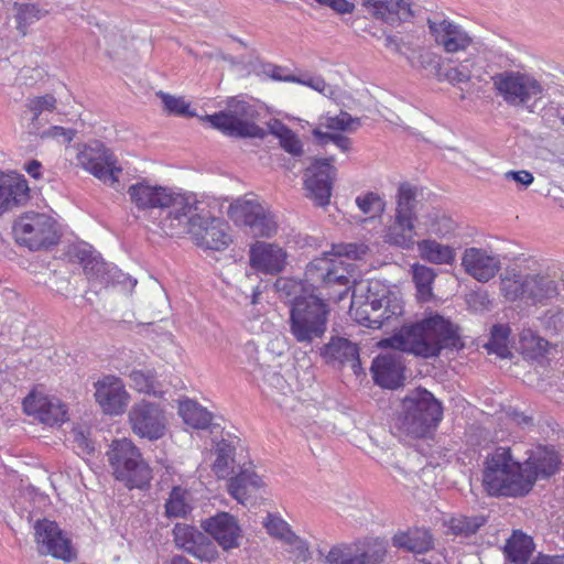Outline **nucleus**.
I'll list each match as a JSON object with an SVG mask.
<instances>
[{
    "instance_id": "1",
    "label": "nucleus",
    "mask_w": 564,
    "mask_h": 564,
    "mask_svg": "<svg viewBox=\"0 0 564 564\" xmlns=\"http://www.w3.org/2000/svg\"><path fill=\"white\" fill-rule=\"evenodd\" d=\"M457 328L449 319L433 314L404 325L393 336L380 340V346L413 354L422 358L437 357L444 348L459 344Z\"/></svg>"
},
{
    "instance_id": "2",
    "label": "nucleus",
    "mask_w": 564,
    "mask_h": 564,
    "mask_svg": "<svg viewBox=\"0 0 564 564\" xmlns=\"http://www.w3.org/2000/svg\"><path fill=\"white\" fill-rule=\"evenodd\" d=\"M367 247L356 243L333 245L330 251L308 263L305 270L307 281L315 283L319 295L329 302H340L347 297L352 286V265L346 259H359Z\"/></svg>"
},
{
    "instance_id": "3",
    "label": "nucleus",
    "mask_w": 564,
    "mask_h": 564,
    "mask_svg": "<svg viewBox=\"0 0 564 564\" xmlns=\"http://www.w3.org/2000/svg\"><path fill=\"white\" fill-rule=\"evenodd\" d=\"M279 292L285 294L292 303L290 329L299 343H311L326 332L329 310L327 304L314 294H297L304 290L301 281L279 278L274 283Z\"/></svg>"
},
{
    "instance_id": "4",
    "label": "nucleus",
    "mask_w": 564,
    "mask_h": 564,
    "mask_svg": "<svg viewBox=\"0 0 564 564\" xmlns=\"http://www.w3.org/2000/svg\"><path fill=\"white\" fill-rule=\"evenodd\" d=\"M482 487L490 497L522 498L532 491V481L511 448L499 446L484 460Z\"/></svg>"
},
{
    "instance_id": "5",
    "label": "nucleus",
    "mask_w": 564,
    "mask_h": 564,
    "mask_svg": "<svg viewBox=\"0 0 564 564\" xmlns=\"http://www.w3.org/2000/svg\"><path fill=\"white\" fill-rule=\"evenodd\" d=\"M442 420L443 406L426 389L416 388L401 401L400 429L411 437L432 436Z\"/></svg>"
},
{
    "instance_id": "6",
    "label": "nucleus",
    "mask_w": 564,
    "mask_h": 564,
    "mask_svg": "<svg viewBox=\"0 0 564 564\" xmlns=\"http://www.w3.org/2000/svg\"><path fill=\"white\" fill-rule=\"evenodd\" d=\"M116 480L128 489H147L153 479L152 468L140 448L128 437L111 442L106 453Z\"/></svg>"
},
{
    "instance_id": "7",
    "label": "nucleus",
    "mask_w": 564,
    "mask_h": 564,
    "mask_svg": "<svg viewBox=\"0 0 564 564\" xmlns=\"http://www.w3.org/2000/svg\"><path fill=\"white\" fill-rule=\"evenodd\" d=\"M417 195L416 185L410 182L399 184L395 195L394 221L387 231V239L390 243L402 248H410L414 243Z\"/></svg>"
},
{
    "instance_id": "8",
    "label": "nucleus",
    "mask_w": 564,
    "mask_h": 564,
    "mask_svg": "<svg viewBox=\"0 0 564 564\" xmlns=\"http://www.w3.org/2000/svg\"><path fill=\"white\" fill-rule=\"evenodd\" d=\"M258 111L246 101L231 102L226 111L207 115L204 120L224 134L236 138H264L265 131L256 121Z\"/></svg>"
},
{
    "instance_id": "9",
    "label": "nucleus",
    "mask_w": 564,
    "mask_h": 564,
    "mask_svg": "<svg viewBox=\"0 0 564 564\" xmlns=\"http://www.w3.org/2000/svg\"><path fill=\"white\" fill-rule=\"evenodd\" d=\"M387 554V543L379 538H365L352 543L334 545L328 551L327 564H381Z\"/></svg>"
},
{
    "instance_id": "10",
    "label": "nucleus",
    "mask_w": 564,
    "mask_h": 564,
    "mask_svg": "<svg viewBox=\"0 0 564 564\" xmlns=\"http://www.w3.org/2000/svg\"><path fill=\"white\" fill-rule=\"evenodd\" d=\"M494 87L499 96L511 106H523L543 93L541 83L533 76L514 70L492 76Z\"/></svg>"
},
{
    "instance_id": "11",
    "label": "nucleus",
    "mask_w": 564,
    "mask_h": 564,
    "mask_svg": "<svg viewBox=\"0 0 564 564\" xmlns=\"http://www.w3.org/2000/svg\"><path fill=\"white\" fill-rule=\"evenodd\" d=\"M128 423L134 435L148 441H158L167 432V417L164 409L154 402H135L129 413Z\"/></svg>"
},
{
    "instance_id": "12",
    "label": "nucleus",
    "mask_w": 564,
    "mask_h": 564,
    "mask_svg": "<svg viewBox=\"0 0 564 564\" xmlns=\"http://www.w3.org/2000/svg\"><path fill=\"white\" fill-rule=\"evenodd\" d=\"M187 234L200 249L223 251L231 243L228 224L218 217L196 215L189 218Z\"/></svg>"
},
{
    "instance_id": "13",
    "label": "nucleus",
    "mask_w": 564,
    "mask_h": 564,
    "mask_svg": "<svg viewBox=\"0 0 564 564\" xmlns=\"http://www.w3.org/2000/svg\"><path fill=\"white\" fill-rule=\"evenodd\" d=\"M37 544L41 553L69 563L76 560L77 552L70 539L62 531L55 521H37Z\"/></svg>"
},
{
    "instance_id": "14",
    "label": "nucleus",
    "mask_w": 564,
    "mask_h": 564,
    "mask_svg": "<svg viewBox=\"0 0 564 564\" xmlns=\"http://www.w3.org/2000/svg\"><path fill=\"white\" fill-rule=\"evenodd\" d=\"M382 300H380L379 282H371L365 294H352L349 314L358 324L371 328H382Z\"/></svg>"
},
{
    "instance_id": "15",
    "label": "nucleus",
    "mask_w": 564,
    "mask_h": 564,
    "mask_svg": "<svg viewBox=\"0 0 564 564\" xmlns=\"http://www.w3.org/2000/svg\"><path fill=\"white\" fill-rule=\"evenodd\" d=\"M333 158L317 159L305 171V187L310 197L316 205L326 206L332 196L333 181L336 169L333 166Z\"/></svg>"
},
{
    "instance_id": "16",
    "label": "nucleus",
    "mask_w": 564,
    "mask_h": 564,
    "mask_svg": "<svg viewBox=\"0 0 564 564\" xmlns=\"http://www.w3.org/2000/svg\"><path fill=\"white\" fill-rule=\"evenodd\" d=\"M95 400L102 412L108 415L122 414L130 401L122 380L113 375L104 376L94 384Z\"/></svg>"
},
{
    "instance_id": "17",
    "label": "nucleus",
    "mask_w": 564,
    "mask_h": 564,
    "mask_svg": "<svg viewBox=\"0 0 564 564\" xmlns=\"http://www.w3.org/2000/svg\"><path fill=\"white\" fill-rule=\"evenodd\" d=\"M170 210L158 223V227L167 236H176L186 224L188 227L189 218L196 216L197 200L192 194L176 193L171 191Z\"/></svg>"
},
{
    "instance_id": "18",
    "label": "nucleus",
    "mask_w": 564,
    "mask_h": 564,
    "mask_svg": "<svg viewBox=\"0 0 564 564\" xmlns=\"http://www.w3.org/2000/svg\"><path fill=\"white\" fill-rule=\"evenodd\" d=\"M175 545L199 561L214 562L218 551L213 541L195 527L177 523L173 529Z\"/></svg>"
},
{
    "instance_id": "19",
    "label": "nucleus",
    "mask_w": 564,
    "mask_h": 564,
    "mask_svg": "<svg viewBox=\"0 0 564 564\" xmlns=\"http://www.w3.org/2000/svg\"><path fill=\"white\" fill-rule=\"evenodd\" d=\"M286 263L288 252L278 243L257 240L249 247V265L257 272L278 275Z\"/></svg>"
},
{
    "instance_id": "20",
    "label": "nucleus",
    "mask_w": 564,
    "mask_h": 564,
    "mask_svg": "<svg viewBox=\"0 0 564 564\" xmlns=\"http://www.w3.org/2000/svg\"><path fill=\"white\" fill-rule=\"evenodd\" d=\"M427 25L435 44L448 54L465 52L473 44V37L468 32L448 19L429 20Z\"/></svg>"
},
{
    "instance_id": "21",
    "label": "nucleus",
    "mask_w": 564,
    "mask_h": 564,
    "mask_svg": "<svg viewBox=\"0 0 564 564\" xmlns=\"http://www.w3.org/2000/svg\"><path fill=\"white\" fill-rule=\"evenodd\" d=\"M78 161L86 171L105 183L113 185L118 182L121 167L116 165L113 154L105 147L86 148L79 153Z\"/></svg>"
},
{
    "instance_id": "22",
    "label": "nucleus",
    "mask_w": 564,
    "mask_h": 564,
    "mask_svg": "<svg viewBox=\"0 0 564 564\" xmlns=\"http://www.w3.org/2000/svg\"><path fill=\"white\" fill-rule=\"evenodd\" d=\"M171 188L161 185H151L147 181L132 184L128 194L134 207L142 213L159 209L162 214L171 202Z\"/></svg>"
},
{
    "instance_id": "23",
    "label": "nucleus",
    "mask_w": 564,
    "mask_h": 564,
    "mask_svg": "<svg viewBox=\"0 0 564 564\" xmlns=\"http://www.w3.org/2000/svg\"><path fill=\"white\" fill-rule=\"evenodd\" d=\"M202 527L224 550L239 546L241 529L236 518L228 512H218L205 520Z\"/></svg>"
},
{
    "instance_id": "24",
    "label": "nucleus",
    "mask_w": 564,
    "mask_h": 564,
    "mask_svg": "<svg viewBox=\"0 0 564 564\" xmlns=\"http://www.w3.org/2000/svg\"><path fill=\"white\" fill-rule=\"evenodd\" d=\"M404 365L399 356L382 354L371 364V373L376 384L384 389H398L404 382Z\"/></svg>"
},
{
    "instance_id": "25",
    "label": "nucleus",
    "mask_w": 564,
    "mask_h": 564,
    "mask_svg": "<svg viewBox=\"0 0 564 564\" xmlns=\"http://www.w3.org/2000/svg\"><path fill=\"white\" fill-rule=\"evenodd\" d=\"M465 271L479 282H488L500 270V260L480 248H468L462 258Z\"/></svg>"
},
{
    "instance_id": "26",
    "label": "nucleus",
    "mask_w": 564,
    "mask_h": 564,
    "mask_svg": "<svg viewBox=\"0 0 564 564\" xmlns=\"http://www.w3.org/2000/svg\"><path fill=\"white\" fill-rule=\"evenodd\" d=\"M558 454L546 446H538L522 463L525 475L530 476L532 488L538 479L550 478L558 470Z\"/></svg>"
},
{
    "instance_id": "27",
    "label": "nucleus",
    "mask_w": 564,
    "mask_h": 564,
    "mask_svg": "<svg viewBox=\"0 0 564 564\" xmlns=\"http://www.w3.org/2000/svg\"><path fill=\"white\" fill-rule=\"evenodd\" d=\"M30 199V187L23 175L0 172V216Z\"/></svg>"
},
{
    "instance_id": "28",
    "label": "nucleus",
    "mask_w": 564,
    "mask_h": 564,
    "mask_svg": "<svg viewBox=\"0 0 564 564\" xmlns=\"http://www.w3.org/2000/svg\"><path fill=\"white\" fill-rule=\"evenodd\" d=\"M262 478L257 475L252 464L243 465L239 473L228 480L227 489L229 495L239 503L246 505L263 487Z\"/></svg>"
},
{
    "instance_id": "29",
    "label": "nucleus",
    "mask_w": 564,
    "mask_h": 564,
    "mask_svg": "<svg viewBox=\"0 0 564 564\" xmlns=\"http://www.w3.org/2000/svg\"><path fill=\"white\" fill-rule=\"evenodd\" d=\"M322 356L327 364L348 365L355 373L361 369L358 346L347 338L333 337L322 349Z\"/></svg>"
},
{
    "instance_id": "30",
    "label": "nucleus",
    "mask_w": 564,
    "mask_h": 564,
    "mask_svg": "<svg viewBox=\"0 0 564 564\" xmlns=\"http://www.w3.org/2000/svg\"><path fill=\"white\" fill-rule=\"evenodd\" d=\"M362 7L376 19L393 24L413 17L408 0H362Z\"/></svg>"
},
{
    "instance_id": "31",
    "label": "nucleus",
    "mask_w": 564,
    "mask_h": 564,
    "mask_svg": "<svg viewBox=\"0 0 564 564\" xmlns=\"http://www.w3.org/2000/svg\"><path fill=\"white\" fill-rule=\"evenodd\" d=\"M392 543L398 549H403L414 554H423L434 547V538L427 529L411 528L395 533L392 538Z\"/></svg>"
},
{
    "instance_id": "32",
    "label": "nucleus",
    "mask_w": 564,
    "mask_h": 564,
    "mask_svg": "<svg viewBox=\"0 0 564 564\" xmlns=\"http://www.w3.org/2000/svg\"><path fill=\"white\" fill-rule=\"evenodd\" d=\"M263 208L253 195H245L229 205L227 214L235 225L250 228Z\"/></svg>"
},
{
    "instance_id": "33",
    "label": "nucleus",
    "mask_w": 564,
    "mask_h": 564,
    "mask_svg": "<svg viewBox=\"0 0 564 564\" xmlns=\"http://www.w3.org/2000/svg\"><path fill=\"white\" fill-rule=\"evenodd\" d=\"M37 420L47 426H61L68 420L67 405L51 395H37Z\"/></svg>"
},
{
    "instance_id": "34",
    "label": "nucleus",
    "mask_w": 564,
    "mask_h": 564,
    "mask_svg": "<svg viewBox=\"0 0 564 564\" xmlns=\"http://www.w3.org/2000/svg\"><path fill=\"white\" fill-rule=\"evenodd\" d=\"M178 414L186 425L196 430L209 427L213 420V414L206 408L191 399L178 402Z\"/></svg>"
},
{
    "instance_id": "35",
    "label": "nucleus",
    "mask_w": 564,
    "mask_h": 564,
    "mask_svg": "<svg viewBox=\"0 0 564 564\" xmlns=\"http://www.w3.org/2000/svg\"><path fill=\"white\" fill-rule=\"evenodd\" d=\"M62 238V227L57 219L48 214L37 213V250H50L57 246Z\"/></svg>"
},
{
    "instance_id": "36",
    "label": "nucleus",
    "mask_w": 564,
    "mask_h": 564,
    "mask_svg": "<svg viewBox=\"0 0 564 564\" xmlns=\"http://www.w3.org/2000/svg\"><path fill=\"white\" fill-rule=\"evenodd\" d=\"M380 300H382V327L394 326L399 323L404 314V303L399 293L387 290L380 285Z\"/></svg>"
},
{
    "instance_id": "37",
    "label": "nucleus",
    "mask_w": 564,
    "mask_h": 564,
    "mask_svg": "<svg viewBox=\"0 0 564 564\" xmlns=\"http://www.w3.org/2000/svg\"><path fill=\"white\" fill-rule=\"evenodd\" d=\"M534 550L531 536L514 531L506 544V554L514 564H528Z\"/></svg>"
},
{
    "instance_id": "38",
    "label": "nucleus",
    "mask_w": 564,
    "mask_h": 564,
    "mask_svg": "<svg viewBox=\"0 0 564 564\" xmlns=\"http://www.w3.org/2000/svg\"><path fill=\"white\" fill-rule=\"evenodd\" d=\"M422 259L435 264H451L455 260V250L435 240L425 239L417 243Z\"/></svg>"
},
{
    "instance_id": "39",
    "label": "nucleus",
    "mask_w": 564,
    "mask_h": 564,
    "mask_svg": "<svg viewBox=\"0 0 564 564\" xmlns=\"http://www.w3.org/2000/svg\"><path fill=\"white\" fill-rule=\"evenodd\" d=\"M558 294L555 281L541 276L528 275L527 299L534 304L544 303L546 300L553 299Z\"/></svg>"
},
{
    "instance_id": "40",
    "label": "nucleus",
    "mask_w": 564,
    "mask_h": 564,
    "mask_svg": "<svg viewBox=\"0 0 564 564\" xmlns=\"http://www.w3.org/2000/svg\"><path fill=\"white\" fill-rule=\"evenodd\" d=\"M236 448L227 441H220L216 446V459L212 470L218 479H229L235 470Z\"/></svg>"
},
{
    "instance_id": "41",
    "label": "nucleus",
    "mask_w": 564,
    "mask_h": 564,
    "mask_svg": "<svg viewBox=\"0 0 564 564\" xmlns=\"http://www.w3.org/2000/svg\"><path fill=\"white\" fill-rule=\"evenodd\" d=\"M518 348L528 359H539L547 352L549 341L530 328L523 329L519 335Z\"/></svg>"
},
{
    "instance_id": "42",
    "label": "nucleus",
    "mask_w": 564,
    "mask_h": 564,
    "mask_svg": "<svg viewBox=\"0 0 564 564\" xmlns=\"http://www.w3.org/2000/svg\"><path fill=\"white\" fill-rule=\"evenodd\" d=\"M436 274L432 268L414 263L412 265V278L416 288V297L421 302H429L433 297V282Z\"/></svg>"
},
{
    "instance_id": "43",
    "label": "nucleus",
    "mask_w": 564,
    "mask_h": 564,
    "mask_svg": "<svg viewBox=\"0 0 564 564\" xmlns=\"http://www.w3.org/2000/svg\"><path fill=\"white\" fill-rule=\"evenodd\" d=\"M270 132L279 139L281 148L285 152L293 156H300L303 154V144L300 138L286 124L275 121L270 126Z\"/></svg>"
},
{
    "instance_id": "44",
    "label": "nucleus",
    "mask_w": 564,
    "mask_h": 564,
    "mask_svg": "<svg viewBox=\"0 0 564 564\" xmlns=\"http://www.w3.org/2000/svg\"><path fill=\"white\" fill-rule=\"evenodd\" d=\"M528 275L508 272L500 281V291L507 301L513 302L527 296Z\"/></svg>"
},
{
    "instance_id": "45",
    "label": "nucleus",
    "mask_w": 564,
    "mask_h": 564,
    "mask_svg": "<svg viewBox=\"0 0 564 564\" xmlns=\"http://www.w3.org/2000/svg\"><path fill=\"white\" fill-rule=\"evenodd\" d=\"M486 523V518L482 516L468 517L465 514H457L447 521L448 532L454 535L469 536L475 534Z\"/></svg>"
},
{
    "instance_id": "46",
    "label": "nucleus",
    "mask_w": 564,
    "mask_h": 564,
    "mask_svg": "<svg viewBox=\"0 0 564 564\" xmlns=\"http://www.w3.org/2000/svg\"><path fill=\"white\" fill-rule=\"evenodd\" d=\"M360 126L358 118L351 117L346 111H340L337 116H321L317 128H325L329 133H339L346 131H354Z\"/></svg>"
},
{
    "instance_id": "47",
    "label": "nucleus",
    "mask_w": 564,
    "mask_h": 564,
    "mask_svg": "<svg viewBox=\"0 0 564 564\" xmlns=\"http://www.w3.org/2000/svg\"><path fill=\"white\" fill-rule=\"evenodd\" d=\"M35 215L34 213H26L21 216L13 225V234L17 242L20 246L26 247L30 251L33 250L35 236Z\"/></svg>"
},
{
    "instance_id": "48",
    "label": "nucleus",
    "mask_w": 564,
    "mask_h": 564,
    "mask_svg": "<svg viewBox=\"0 0 564 564\" xmlns=\"http://www.w3.org/2000/svg\"><path fill=\"white\" fill-rule=\"evenodd\" d=\"M422 225L425 231L437 237H447L455 231V221L441 212H434L425 216Z\"/></svg>"
},
{
    "instance_id": "49",
    "label": "nucleus",
    "mask_w": 564,
    "mask_h": 564,
    "mask_svg": "<svg viewBox=\"0 0 564 564\" xmlns=\"http://www.w3.org/2000/svg\"><path fill=\"white\" fill-rule=\"evenodd\" d=\"M188 492L178 486L173 487L165 502V513L169 518H182L191 511L187 501Z\"/></svg>"
},
{
    "instance_id": "50",
    "label": "nucleus",
    "mask_w": 564,
    "mask_h": 564,
    "mask_svg": "<svg viewBox=\"0 0 564 564\" xmlns=\"http://www.w3.org/2000/svg\"><path fill=\"white\" fill-rule=\"evenodd\" d=\"M156 96L162 100L164 112L169 116L188 118L196 116L195 111L191 109V104L184 97L173 96L164 91L156 93Z\"/></svg>"
},
{
    "instance_id": "51",
    "label": "nucleus",
    "mask_w": 564,
    "mask_h": 564,
    "mask_svg": "<svg viewBox=\"0 0 564 564\" xmlns=\"http://www.w3.org/2000/svg\"><path fill=\"white\" fill-rule=\"evenodd\" d=\"M356 204L358 208L370 218L381 217L386 210L384 198L375 192H367L357 196Z\"/></svg>"
},
{
    "instance_id": "52",
    "label": "nucleus",
    "mask_w": 564,
    "mask_h": 564,
    "mask_svg": "<svg viewBox=\"0 0 564 564\" xmlns=\"http://www.w3.org/2000/svg\"><path fill=\"white\" fill-rule=\"evenodd\" d=\"M129 379L131 382V387L140 392L145 394H156L158 393V381L154 371L152 370H132L129 373Z\"/></svg>"
},
{
    "instance_id": "53",
    "label": "nucleus",
    "mask_w": 564,
    "mask_h": 564,
    "mask_svg": "<svg viewBox=\"0 0 564 564\" xmlns=\"http://www.w3.org/2000/svg\"><path fill=\"white\" fill-rule=\"evenodd\" d=\"M509 335L510 327L508 325H494L487 345L488 349L502 358L508 357L510 354L508 347Z\"/></svg>"
},
{
    "instance_id": "54",
    "label": "nucleus",
    "mask_w": 564,
    "mask_h": 564,
    "mask_svg": "<svg viewBox=\"0 0 564 564\" xmlns=\"http://www.w3.org/2000/svg\"><path fill=\"white\" fill-rule=\"evenodd\" d=\"M268 533L284 542L294 540V532L281 517L269 513L263 522Z\"/></svg>"
},
{
    "instance_id": "55",
    "label": "nucleus",
    "mask_w": 564,
    "mask_h": 564,
    "mask_svg": "<svg viewBox=\"0 0 564 564\" xmlns=\"http://www.w3.org/2000/svg\"><path fill=\"white\" fill-rule=\"evenodd\" d=\"M256 224L250 226V229L253 231L254 236L270 238L274 236L278 231V224L271 215L270 212L264 208L261 212V215L257 217Z\"/></svg>"
},
{
    "instance_id": "56",
    "label": "nucleus",
    "mask_w": 564,
    "mask_h": 564,
    "mask_svg": "<svg viewBox=\"0 0 564 564\" xmlns=\"http://www.w3.org/2000/svg\"><path fill=\"white\" fill-rule=\"evenodd\" d=\"M74 447L78 455H91L95 452L94 442L90 438L88 427L75 426L72 430Z\"/></svg>"
},
{
    "instance_id": "57",
    "label": "nucleus",
    "mask_w": 564,
    "mask_h": 564,
    "mask_svg": "<svg viewBox=\"0 0 564 564\" xmlns=\"http://www.w3.org/2000/svg\"><path fill=\"white\" fill-rule=\"evenodd\" d=\"M312 134L319 145H326L333 142L343 152H348L351 148V140L340 133L324 132L321 128H314Z\"/></svg>"
},
{
    "instance_id": "58",
    "label": "nucleus",
    "mask_w": 564,
    "mask_h": 564,
    "mask_svg": "<svg viewBox=\"0 0 564 564\" xmlns=\"http://www.w3.org/2000/svg\"><path fill=\"white\" fill-rule=\"evenodd\" d=\"M285 80L305 85L323 95L332 94L330 86L325 82V79L322 76L310 77L307 79H301L295 76H289L285 77Z\"/></svg>"
},
{
    "instance_id": "59",
    "label": "nucleus",
    "mask_w": 564,
    "mask_h": 564,
    "mask_svg": "<svg viewBox=\"0 0 564 564\" xmlns=\"http://www.w3.org/2000/svg\"><path fill=\"white\" fill-rule=\"evenodd\" d=\"M286 543L291 545L290 552L293 554L292 558L295 563H304L310 560L311 553L304 540L294 535V540H289Z\"/></svg>"
},
{
    "instance_id": "60",
    "label": "nucleus",
    "mask_w": 564,
    "mask_h": 564,
    "mask_svg": "<svg viewBox=\"0 0 564 564\" xmlns=\"http://www.w3.org/2000/svg\"><path fill=\"white\" fill-rule=\"evenodd\" d=\"M74 131L70 129H65L59 126H53L47 130H44L40 133V138L42 140L45 139H55L62 141L63 143H69L74 139Z\"/></svg>"
},
{
    "instance_id": "61",
    "label": "nucleus",
    "mask_w": 564,
    "mask_h": 564,
    "mask_svg": "<svg viewBox=\"0 0 564 564\" xmlns=\"http://www.w3.org/2000/svg\"><path fill=\"white\" fill-rule=\"evenodd\" d=\"M35 7L33 4H21L18 7L17 11V22H18V29L25 34L28 26L32 23L34 14Z\"/></svg>"
},
{
    "instance_id": "62",
    "label": "nucleus",
    "mask_w": 564,
    "mask_h": 564,
    "mask_svg": "<svg viewBox=\"0 0 564 564\" xmlns=\"http://www.w3.org/2000/svg\"><path fill=\"white\" fill-rule=\"evenodd\" d=\"M318 4L328 7L338 14H350L355 10V4L348 0H315Z\"/></svg>"
},
{
    "instance_id": "63",
    "label": "nucleus",
    "mask_w": 564,
    "mask_h": 564,
    "mask_svg": "<svg viewBox=\"0 0 564 564\" xmlns=\"http://www.w3.org/2000/svg\"><path fill=\"white\" fill-rule=\"evenodd\" d=\"M506 417L518 426L529 425L532 423L531 416L514 409H509L506 411Z\"/></svg>"
},
{
    "instance_id": "64",
    "label": "nucleus",
    "mask_w": 564,
    "mask_h": 564,
    "mask_svg": "<svg viewBox=\"0 0 564 564\" xmlns=\"http://www.w3.org/2000/svg\"><path fill=\"white\" fill-rule=\"evenodd\" d=\"M56 98L53 95L37 97V115L43 111L52 112L56 108Z\"/></svg>"
}]
</instances>
